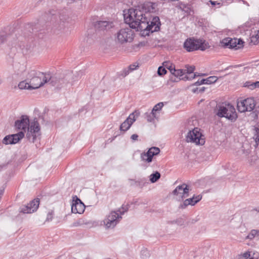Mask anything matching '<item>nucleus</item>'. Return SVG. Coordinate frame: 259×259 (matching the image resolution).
<instances>
[{"label":"nucleus","mask_w":259,"mask_h":259,"mask_svg":"<svg viewBox=\"0 0 259 259\" xmlns=\"http://www.w3.org/2000/svg\"><path fill=\"white\" fill-rule=\"evenodd\" d=\"M146 15L139 9H130L127 13L124 15L125 22L128 23L130 27L120 29L115 34V40L118 43L123 44L130 42L134 38V31L131 28L137 29L138 31H148L151 32L159 30L160 24L158 17L153 18L149 22Z\"/></svg>","instance_id":"1"},{"label":"nucleus","mask_w":259,"mask_h":259,"mask_svg":"<svg viewBox=\"0 0 259 259\" xmlns=\"http://www.w3.org/2000/svg\"><path fill=\"white\" fill-rule=\"evenodd\" d=\"M26 79L30 81L32 90L38 89L48 82L57 87V77H52L49 73H44L35 70L28 71Z\"/></svg>","instance_id":"2"},{"label":"nucleus","mask_w":259,"mask_h":259,"mask_svg":"<svg viewBox=\"0 0 259 259\" xmlns=\"http://www.w3.org/2000/svg\"><path fill=\"white\" fill-rule=\"evenodd\" d=\"M29 124V120L28 117L26 115H23L19 120L15 121V127L18 130H21L22 131L18 132L17 134H13L6 136L3 139L4 144H14L18 143L24 136V133L26 130L28 128Z\"/></svg>","instance_id":"3"},{"label":"nucleus","mask_w":259,"mask_h":259,"mask_svg":"<svg viewBox=\"0 0 259 259\" xmlns=\"http://www.w3.org/2000/svg\"><path fill=\"white\" fill-rule=\"evenodd\" d=\"M214 112L219 117H225L231 121L237 117L235 108L230 104H222L217 106Z\"/></svg>","instance_id":"4"},{"label":"nucleus","mask_w":259,"mask_h":259,"mask_svg":"<svg viewBox=\"0 0 259 259\" xmlns=\"http://www.w3.org/2000/svg\"><path fill=\"white\" fill-rule=\"evenodd\" d=\"M183 47L189 52L198 50L204 51L209 48L208 43L206 42L205 40L194 38H187L185 41Z\"/></svg>","instance_id":"5"},{"label":"nucleus","mask_w":259,"mask_h":259,"mask_svg":"<svg viewBox=\"0 0 259 259\" xmlns=\"http://www.w3.org/2000/svg\"><path fill=\"white\" fill-rule=\"evenodd\" d=\"M122 217L115 210L110 211L103 220L106 229H113L121 221Z\"/></svg>","instance_id":"6"},{"label":"nucleus","mask_w":259,"mask_h":259,"mask_svg":"<svg viewBox=\"0 0 259 259\" xmlns=\"http://www.w3.org/2000/svg\"><path fill=\"white\" fill-rule=\"evenodd\" d=\"M40 135L39 124L36 119L35 118L33 121L29 122L26 137L29 141L34 143Z\"/></svg>","instance_id":"7"},{"label":"nucleus","mask_w":259,"mask_h":259,"mask_svg":"<svg viewBox=\"0 0 259 259\" xmlns=\"http://www.w3.org/2000/svg\"><path fill=\"white\" fill-rule=\"evenodd\" d=\"M255 106V101L251 98H247L240 102H238L237 103V108L238 111L240 112L251 111L254 109Z\"/></svg>","instance_id":"8"},{"label":"nucleus","mask_w":259,"mask_h":259,"mask_svg":"<svg viewBox=\"0 0 259 259\" xmlns=\"http://www.w3.org/2000/svg\"><path fill=\"white\" fill-rule=\"evenodd\" d=\"M199 131L198 128H195L192 131H190L186 136L187 142L194 143L196 144H203L204 142L203 139L200 138L201 134Z\"/></svg>","instance_id":"9"},{"label":"nucleus","mask_w":259,"mask_h":259,"mask_svg":"<svg viewBox=\"0 0 259 259\" xmlns=\"http://www.w3.org/2000/svg\"><path fill=\"white\" fill-rule=\"evenodd\" d=\"M28 71H26V67L23 64H16L14 67V73L12 75L14 80H18L26 78Z\"/></svg>","instance_id":"10"},{"label":"nucleus","mask_w":259,"mask_h":259,"mask_svg":"<svg viewBox=\"0 0 259 259\" xmlns=\"http://www.w3.org/2000/svg\"><path fill=\"white\" fill-rule=\"evenodd\" d=\"M222 45L229 48L237 50L242 47L243 41L239 39L226 38L221 41Z\"/></svg>","instance_id":"11"},{"label":"nucleus","mask_w":259,"mask_h":259,"mask_svg":"<svg viewBox=\"0 0 259 259\" xmlns=\"http://www.w3.org/2000/svg\"><path fill=\"white\" fill-rule=\"evenodd\" d=\"M139 115L140 112L138 111H135V112L130 114L126 119L120 125V131L125 132L128 130L133 122L136 120V118L138 117Z\"/></svg>","instance_id":"12"},{"label":"nucleus","mask_w":259,"mask_h":259,"mask_svg":"<svg viewBox=\"0 0 259 259\" xmlns=\"http://www.w3.org/2000/svg\"><path fill=\"white\" fill-rule=\"evenodd\" d=\"M191 190L190 186L186 184H183L177 186L173 191L172 194L181 198H184L189 196V193Z\"/></svg>","instance_id":"13"},{"label":"nucleus","mask_w":259,"mask_h":259,"mask_svg":"<svg viewBox=\"0 0 259 259\" xmlns=\"http://www.w3.org/2000/svg\"><path fill=\"white\" fill-rule=\"evenodd\" d=\"M85 209V205L77 197L74 196L71 204V211L74 213H82Z\"/></svg>","instance_id":"14"},{"label":"nucleus","mask_w":259,"mask_h":259,"mask_svg":"<svg viewBox=\"0 0 259 259\" xmlns=\"http://www.w3.org/2000/svg\"><path fill=\"white\" fill-rule=\"evenodd\" d=\"M39 204V199L36 198L31 201L27 205H24L20 208V212L23 213H30L37 210Z\"/></svg>","instance_id":"15"},{"label":"nucleus","mask_w":259,"mask_h":259,"mask_svg":"<svg viewBox=\"0 0 259 259\" xmlns=\"http://www.w3.org/2000/svg\"><path fill=\"white\" fill-rule=\"evenodd\" d=\"M74 76L76 77V79H77V76L73 74L71 72L67 73L63 78L58 77L57 88L62 87L64 84L66 85L68 83L72 85L73 82L75 81V78L73 77Z\"/></svg>","instance_id":"16"},{"label":"nucleus","mask_w":259,"mask_h":259,"mask_svg":"<svg viewBox=\"0 0 259 259\" xmlns=\"http://www.w3.org/2000/svg\"><path fill=\"white\" fill-rule=\"evenodd\" d=\"M113 27V23L106 21L98 22L96 24V27L101 30H108Z\"/></svg>","instance_id":"17"},{"label":"nucleus","mask_w":259,"mask_h":259,"mask_svg":"<svg viewBox=\"0 0 259 259\" xmlns=\"http://www.w3.org/2000/svg\"><path fill=\"white\" fill-rule=\"evenodd\" d=\"M218 80V77L215 76H211L205 79H202L200 80H198L195 82L193 85H199L203 84H211L215 82Z\"/></svg>","instance_id":"18"},{"label":"nucleus","mask_w":259,"mask_h":259,"mask_svg":"<svg viewBox=\"0 0 259 259\" xmlns=\"http://www.w3.org/2000/svg\"><path fill=\"white\" fill-rule=\"evenodd\" d=\"M151 148H150L146 153H142L141 154V159L146 162L148 163L151 162L152 161L153 157L155 154H154V153L152 152Z\"/></svg>","instance_id":"19"},{"label":"nucleus","mask_w":259,"mask_h":259,"mask_svg":"<svg viewBox=\"0 0 259 259\" xmlns=\"http://www.w3.org/2000/svg\"><path fill=\"white\" fill-rule=\"evenodd\" d=\"M196 203L195 202L194 199L192 197L186 199L185 200H184L183 202L180 205L179 208L185 209L188 205L193 206Z\"/></svg>","instance_id":"20"},{"label":"nucleus","mask_w":259,"mask_h":259,"mask_svg":"<svg viewBox=\"0 0 259 259\" xmlns=\"http://www.w3.org/2000/svg\"><path fill=\"white\" fill-rule=\"evenodd\" d=\"M254 238L259 239V230L253 229L250 231L248 235L246 237V239L252 240Z\"/></svg>","instance_id":"21"},{"label":"nucleus","mask_w":259,"mask_h":259,"mask_svg":"<svg viewBox=\"0 0 259 259\" xmlns=\"http://www.w3.org/2000/svg\"><path fill=\"white\" fill-rule=\"evenodd\" d=\"M18 87L21 90L27 89L29 90H32L31 88L30 81H28L26 79L25 80L19 82Z\"/></svg>","instance_id":"22"},{"label":"nucleus","mask_w":259,"mask_h":259,"mask_svg":"<svg viewBox=\"0 0 259 259\" xmlns=\"http://www.w3.org/2000/svg\"><path fill=\"white\" fill-rule=\"evenodd\" d=\"M173 70H174L172 72H171V74L176 77H181L186 74V71L183 69H176L175 68Z\"/></svg>","instance_id":"23"},{"label":"nucleus","mask_w":259,"mask_h":259,"mask_svg":"<svg viewBox=\"0 0 259 259\" xmlns=\"http://www.w3.org/2000/svg\"><path fill=\"white\" fill-rule=\"evenodd\" d=\"M253 139L255 142V147H257L259 142V129L255 127L253 130Z\"/></svg>","instance_id":"24"},{"label":"nucleus","mask_w":259,"mask_h":259,"mask_svg":"<svg viewBox=\"0 0 259 259\" xmlns=\"http://www.w3.org/2000/svg\"><path fill=\"white\" fill-rule=\"evenodd\" d=\"M160 178V174L159 172L156 171L155 173L150 176V180L151 183H154L157 181Z\"/></svg>","instance_id":"25"},{"label":"nucleus","mask_w":259,"mask_h":259,"mask_svg":"<svg viewBox=\"0 0 259 259\" xmlns=\"http://www.w3.org/2000/svg\"><path fill=\"white\" fill-rule=\"evenodd\" d=\"M146 118L148 122L152 121L154 118L157 117V113H154L152 111L150 113H146Z\"/></svg>","instance_id":"26"},{"label":"nucleus","mask_w":259,"mask_h":259,"mask_svg":"<svg viewBox=\"0 0 259 259\" xmlns=\"http://www.w3.org/2000/svg\"><path fill=\"white\" fill-rule=\"evenodd\" d=\"M129 208V205L126 204L125 205H122L120 208H119L116 211L122 217L123 214L126 212H127Z\"/></svg>","instance_id":"27"},{"label":"nucleus","mask_w":259,"mask_h":259,"mask_svg":"<svg viewBox=\"0 0 259 259\" xmlns=\"http://www.w3.org/2000/svg\"><path fill=\"white\" fill-rule=\"evenodd\" d=\"M163 106V103L160 102L154 106L152 111L154 113H156L157 112L159 111L161 109V108H162Z\"/></svg>","instance_id":"28"},{"label":"nucleus","mask_w":259,"mask_h":259,"mask_svg":"<svg viewBox=\"0 0 259 259\" xmlns=\"http://www.w3.org/2000/svg\"><path fill=\"white\" fill-rule=\"evenodd\" d=\"M251 42L256 45L259 42V33L257 32L255 35H252L250 37Z\"/></svg>","instance_id":"29"},{"label":"nucleus","mask_w":259,"mask_h":259,"mask_svg":"<svg viewBox=\"0 0 259 259\" xmlns=\"http://www.w3.org/2000/svg\"><path fill=\"white\" fill-rule=\"evenodd\" d=\"M137 67H138V65L136 64H133L131 65L128 67V69L127 70H125L124 72H125L124 76H126L129 73V71H133L135 70Z\"/></svg>","instance_id":"30"},{"label":"nucleus","mask_w":259,"mask_h":259,"mask_svg":"<svg viewBox=\"0 0 259 259\" xmlns=\"http://www.w3.org/2000/svg\"><path fill=\"white\" fill-rule=\"evenodd\" d=\"M163 66L165 68L168 69L171 73L173 71V69H175V66L170 64L169 62H165L163 63Z\"/></svg>","instance_id":"31"},{"label":"nucleus","mask_w":259,"mask_h":259,"mask_svg":"<svg viewBox=\"0 0 259 259\" xmlns=\"http://www.w3.org/2000/svg\"><path fill=\"white\" fill-rule=\"evenodd\" d=\"M195 69V66H186V69H184L186 71V74H191L193 73Z\"/></svg>","instance_id":"32"},{"label":"nucleus","mask_w":259,"mask_h":259,"mask_svg":"<svg viewBox=\"0 0 259 259\" xmlns=\"http://www.w3.org/2000/svg\"><path fill=\"white\" fill-rule=\"evenodd\" d=\"M166 73V70L165 67H163L162 66L159 67L157 70V73L159 75L161 76L162 75L165 74Z\"/></svg>","instance_id":"33"},{"label":"nucleus","mask_w":259,"mask_h":259,"mask_svg":"<svg viewBox=\"0 0 259 259\" xmlns=\"http://www.w3.org/2000/svg\"><path fill=\"white\" fill-rule=\"evenodd\" d=\"M200 75L199 74L197 75L196 73H194L191 76H188L187 75H185L184 77H182L181 78H180V79H183V80H185L192 79L195 78L196 76H198Z\"/></svg>","instance_id":"34"},{"label":"nucleus","mask_w":259,"mask_h":259,"mask_svg":"<svg viewBox=\"0 0 259 259\" xmlns=\"http://www.w3.org/2000/svg\"><path fill=\"white\" fill-rule=\"evenodd\" d=\"M83 224H87V223L84 222V221L83 219H79L77 221L74 222L73 223V226L74 227H78Z\"/></svg>","instance_id":"35"},{"label":"nucleus","mask_w":259,"mask_h":259,"mask_svg":"<svg viewBox=\"0 0 259 259\" xmlns=\"http://www.w3.org/2000/svg\"><path fill=\"white\" fill-rule=\"evenodd\" d=\"M244 86L249 88L250 90H253V82L246 81L244 83Z\"/></svg>","instance_id":"36"},{"label":"nucleus","mask_w":259,"mask_h":259,"mask_svg":"<svg viewBox=\"0 0 259 259\" xmlns=\"http://www.w3.org/2000/svg\"><path fill=\"white\" fill-rule=\"evenodd\" d=\"M53 218V211L52 210L49 211L47 214L46 221H51Z\"/></svg>","instance_id":"37"},{"label":"nucleus","mask_w":259,"mask_h":259,"mask_svg":"<svg viewBox=\"0 0 259 259\" xmlns=\"http://www.w3.org/2000/svg\"><path fill=\"white\" fill-rule=\"evenodd\" d=\"M151 148V150H152V152L154 153V154L157 155L159 153L160 149L159 148L156 147H152Z\"/></svg>","instance_id":"38"},{"label":"nucleus","mask_w":259,"mask_h":259,"mask_svg":"<svg viewBox=\"0 0 259 259\" xmlns=\"http://www.w3.org/2000/svg\"><path fill=\"white\" fill-rule=\"evenodd\" d=\"M193 198L194 199L195 202L196 204L202 199V196L200 195L197 196L194 195Z\"/></svg>","instance_id":"39"},{"label":"nucleus","mask_w":259,"mask_h":259,"mask_svg":"<svg viewBox=\"0 0 259 259\" xmlns=\"http://www.w3.org/2000/svg\"><path fill=\"white\" fill-rule=\"evenodd\" d=\"M6 39V36L3 34H0V44L4 42Z\"/></svg>","instance_id":"40"},{"label":"nucleus","mask_w":259,"mask_h":259,"mask_svg":"<svg viewBox=\"0 0 259 259\" xmlns=\"http://www.w3.org/2000/svg\"><path fill=\"white\" fill-rule=\"evenodd\" d=\"M138 138V135L137 134H133L131 136V139L133 141H137Z\"/></svg>","instance_id":"41"},{"label":"nucleus","mask_w":259,"mask_h":259,"mask_svg":"<svg viewBox=\"0 0 259 259\" xmlns=\"http://www.w3.org/2000/svg\"><path fill=\"white\" fill-rule=\"evenodd\" d=\"M259 88V81H256L253 82V89Z\"/></svg>","instance_id":"42"},{"label":"nucleus","mask_w":259,"mask_h":259,"mask_svg":"<svg viewBox=\"0 0 259 259\" xmlns=\"http://www.w3.org/2000/svg\"><path fill=\"white\" fill-rule=\"evenodd\" d=\"M243 256L245 258V259H248V257L250 256V253L246 252L244 254Z\"/></svg>","instance_id":"43"},{"label":"nucleus","mask_w":259,"mask_h":259,"mask_svg":"<svg viewBox=\"0 0 259 259\" xmlns=\"http://www.w3.org/2000/svg\"><path fill=\"white\" fill-rule=\"evenodd\" d=\"M205 87H202L200 89H199V93H202L205 91Z\"/></svg>","instance_id":"44"},{"label":"nucleus","mask_w":259,"mask_h":259,"mask_svg":"<svg viewBox=\"0 0 259 259\" xmlns=\"http://www.w3.org/2000/svg\"><path fill=\"white\" fill-rule=\"evenodd\" d=\"M193 93H198V92H199V88H196L193 89Z\"/></svg>","instance_id":"45"},{"label":"nucleus","mask_w":259,"mask_h":259,"mask_svg":"<svg viewBox=\"0 0 259 259\" xmlns=\"http://www.w3.org/2000/svg\"><path fill=\"white\" fill-rule=\"evenodd\" d=\"M185 8L186 9V10H184V11H185V12H186L187 13H189V12H190V8H188V7H185Z\"/></svg>","instance_id":"46"},{"label":"nucleus","mask_w":259,"mask_h":259,"mask_svg":"<svg viewBox=\"0 0 259 259\" xmlns=\"http://www.w3.org/2000/svg\"><path fill=\"white\" fill-rule=\"evenodd\" d=\"M210 3L212 5H216V2L214 1H210Z\"/></svg>","instance_id":"47"},{"label":"nucleus","mask_w":259,"mask_h":259,"mask_svg":"<svg viewBox=\"0 0 259 259\" xmlns=\"http://www.w3.org/2000/svg\"><path fill=\"white\" fill-rule=\"evenodd\" d=\"M257 32H258V33H259V31H258Z\"/></svg>","instance_id":"48"}]
</instances>
